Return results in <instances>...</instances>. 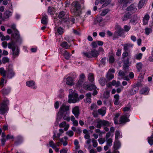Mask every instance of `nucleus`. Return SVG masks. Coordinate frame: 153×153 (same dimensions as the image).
<instances>
[{
  "instance_id": "nucleus-1",
  "label": "nucleus",
  "mask_w": 153,
  "mask_h": 153,
  "mask_svg": "<svg viewBox=\"0 0 153 153\" xmlns=\"http://www.w3.org/2000/svg\"><path fill=\"white\" fill-rule=\"evenodd\" d=\"M0 74L4 77H7L9 79H12L15 75V73L13 70V65L9 64L6 67V70L3 67L0 68Z\"/></svg>"
},
{
  "instance_id": "nucleus-2",
  "label": "nucleus",
  "mask_w": 153,
  "mask_h": 153,
  "mask_svg": "<svg viewBox=\"0 0 153 153\" xmlns=\"http://www.w3.org/2000/svg\"><path fill=\"white\" fill-rule=\"evenodd\" d=\"M71 11L74 15L80 16L82 13L81 5L77 1L73 2L71 4Z\"/></svg>"
},
{
  "instance_id": "nucleus-3",
  "label": "nucleus",
  "mask_w": 153,
  "mask_h": 153,
  "mask_svg": "<svg viewBox=\"0 0 153 153\" xmlns=\"http://www.w3.org/2000/svg\"><path fill=\"white\" fill-rule=\"evenodd\" d=\"M9 100L7 99L4 100L0 104V113L1 114L4 115L7 113L9 110L8 106L9 105Z\"/></svg>"
},
{
  "instance_id": "nucleus-4",
  "label": "nucleus",
  "mask_w": 153,
  "mask_h": 153,
  "mask_svg": "<svg viewBox=\"0 0 153 153\" xmlns=\"http://www.w3.org/2000/svg\"><path fill=\"white\" fill-rule=\"evenodd\" d=\"M8 47L9 49H11L12 54L13 56H18L19 54V48L16 44L15 42L12 41L8 44Z\"/></svg>"
},
{
  "instance_id": "nucleus-5",
  "label": "nucleus",
  "mask_w": 153,
  "mask_h": 153,
  "mask_svg": "<svg viewBox=\"0 0 153 153\" xmlns=\"http://www.w3.org/2000/svg\"><path fill=\"white\" fill-rule=\"evenodd\" d=\"M82 54L84 56L89 58L97 57L99 54L98 51L94 49L89 52H83Z\"/></svg>"
},
{
  "instance_id": "nucleus-6",
  "label": "nucleus",
  "mask_w": 153,
  "mask_h": 153,
  "mask_svg": "<svg viewBox=\"0 0 153 153\" xmlns=\"http://www.w3.org/2000/svg\"><path fill=\"white\" fill-rule=\"evenodd\" d=\"M111 123L108 121L105 120H97V124L96 127L98 128H100L102 126H110Z\"/></svg>"
},
{
  "instance_id": "nucleus-7",
  "label": "nucleus",
  "mask_w": 153,
  "mask_h": 153,
  "mask_svg": "<svg viewBox=\"0 0 153 153\" xmlns=\"http://www.w3.org/2000/svg\"><path fill=\"white\" fill-rule=\"evenodd\" d=\"M58 17L60 19L62 22H66L68 21L69 17L68 13L62 11L60 12L58 15Z\"/></svg>"
},
{
  "instance_id": "nucleus-8",
  "label": "nucleus",
  "mask_w": 153,
  "mask_h": 153,
  "mask_svg": "<svg viewBox=\"0 0 153 153\" xmlns=\"http://www.w3.org/2000/svg\"><path fill=\"white\" fill-rule=\"evenodd\" d=\"M130 115L128 114H125L121 116L120 117L119 120V124H125L127 122L130 121L128 119Z\"/></svg>"
},
{
  "instance_id": "nucleus-9",
  "label": "nucleus",
  "mask_w": 153,
  "mask_h": 153,
  "mask_svg": "<svg viewBox=\"0 0 153 153\" xmlns=\"http://www.w3.org/2000/svg\"><path fill=\"white\" fill-rule=\"evenodd\" d=\"M116 31L114 32V35L119 36H121L124 34L123 29L120 26L117 25L115 26Z\"/></svg>"
},
{
  "instance_id": "nucleus-10",
  "label": "nucleus",
  "mask_w": 153,
  "mask_h": 153,
  "mask_svg": "<svg viewBox=\"0 0 153 153\" xmlns=\"http://www.w3.org/2000/svg\"><path fill=\"white\" fill-rule=\"evenodd\" d=\"M11 37L12 39L15 40L16 42H21L22 38L20 37L19 32L18 30H16L12 33Z\"/></svg>"
},
{
  "instance_id": "nucleus-11",
  "label": "nucleus",
  "mask_w": 153,
  "mask_h": 153,
  "mask_svg": "<svg viewBox=\"0 0 153 153\" xmlns=\"http://www.w3.org/2000/svg\"><path fill=\"white\" fill-rule=\"evenodd\" d=\"M123 47V50L124 51H127L130 52L131 49L133 48L134 45L131 43H125L122 45Z\"/></svg>"
},
{
  "instance_id": "nucleus-12",
  "label": "nucleus",
  "mask_w": 153,
  "mask_h": 153,
  "mask_svg": "<svg viewBox=\"0 0 153 153\" xmlns=\"http://www.w3.org/2000/svg\"><path fill=\"white\" fill-rule=\"evenodd\" d=\"M69 106L62 104L60 107L59 113L60 114H64L65 112H69Z\"/></svg>"
},
{
  "instance_id": "nucleus-13",
  "label": "nucleus",
  "mask_w": 153,
  "mask_h": 153,
  "mask_svg": "<svg viewBox=\"0 0 153 153\" xmlns=\"http://www.w3.org/2000/svg\"><path fill=\"white\" fill-rule=\"evenodd\" d=\"M126 10L129 13H133L137 11V8L136 5L132 4L127 8Z\"/></svg>"
},
{
  "instance_id": "nucleus-14",
  "label": "nucleus",
  "mask_w": 153,
  "mask_h": 153,
  "mask_svg": "<svg viewBox=\"0 0 153 153\" xmlns=\"http://www.w3.org/2000/svg\"><path fill=\"white\" fill-rule=\"evenodd\" d=\"M72 113L74 115L75 117L78 118L79 114V107L77 106L74 107L72 109Z\"/></svg>"
},
{
  "instance_id": "nucleus-15",
  "label": "nucleus",
  "mask_w": 153,
  "mask_h": 153,
  "mask_svg": "<svg viewBox=\"0 0 153 153\" xmlns=\"http://www.w3.org/2000/svg\"><path fill=\"white\" fill-rule=\"evenodd\" d=\"M84 88L86 90L91 91L93 90H96V87L94 85L89 84L87 85H85Z\"/></svg>"
},
{
  "instance_id": "nucleus-16",
  "label": "nucleus",
  "mask_w": 153,
  "mask_h": 153,
  "mask_svg": "<svg viewBox=\"0 0 153 153\" xmlns=\"http://www.w3.org/2000/svg\"><path fill=\"white\" fill-rule=\"evenodd\" d=\"M11 88L10 87H7L2 89L1 92L4 95H7L10 92Z\"/></svg>"
},
{
  "instance_id": "nucleus-17",
  "label": "nucleus",
  "mask_w": 153,
  "mask_h": 153,
  "mask_svg": "<svg viewBox=\"0 0 153 153\" xmlns=\"http://www.w3.org/2000/svg\"><path fill=\"white\" fill-rule=\"evenodd\" d=\"M60 114L62 115V117L64 120H66L68 122L70 121V118L69 117V112H65L64 114Z\"/></svg>"
},
{
  "instance_id": "nucleus-18",
  "label": "nucleus",
  "mask_w": 153,
  "mask_h": 153,
  "mask_svg": "<svg viewBox=\"0 0 153 153\" xmlns=\"http://www.w3.org/2000/svg\"><path fill=\"white\" fill-rule=\"evenodd\" d=\"M64 32V30L61 27H58L56 30L55 34L56 35H62Z\"/></svg>"
},
{
  "instance_id": "nucleus-19",
  "label": "nucleus",
  "mask_w": 153,
  "mask_h": 153,
  "mask_svg": "<svg viewBox=\"0 0 153 153\" xmlns=\"http://www.w3.org/2000/svg\"><path fill=\"white\" fill-rule=\"evenodd\" d=\"M68 97V102L69 103H75L78 100L77 99L73 97L71 94H69Z\"/></svg>"
},
{
  "instance_id": "nucleus-20",
  "label": "nucleus",
  "mask_w": 153,
  "mask_h": 153,
  "mask_svg": "<svg viewBox=\"0 0 153 153\" xmlns=\"http://www.w3.org/2000/svg\"><path fill=\"white\" fill-rule=\"evenodd\" d=\"M66 84L69 85H73V79L71 77H68L66 80Z\"/></svg>"
},
{
  "instance_id": "nucleus-21",
  "label": "nucleus",
  "mask_w": 153,
  "mask_h": 153,
  "mask_svg": "<svg viewBox=\"0 0 153 153\" xmlns=\"http://www.w3.org/2000/svg\"><path fill=\"white\" fill-rule=\"evenodd\" d=\"M131 16V14L130 13L128 12L125 13L123 16L122 17V19L123 21H125L130 18Z\"/></svg>"
},
{
  "instance_id": "nucleus-22",
  "label": "nucleus",
  "mask_w": 153,
  "mask_h": 153,
  "mask_svg": "<svg viewBox=\"0 0 153 153\" xmlns=\"http://www.w3.org/2000/svg\"><path fill=\"white\" fill-rule=\"evenodd\" d=\"M41 22L42 24L45 25H47L48 22V17L47 15H45L43 16L41 20Z\"/></svg>"
},
{
  "instance_id": "nucleus-23",
  "label": "nucleus",
  "mask_w": 153,
  "mask_h": 153,
  "mask_svg": "<svg viewBox=\"0 0 153 153\" xmlns=\"http://www.w3.org/2000/svg\"><path fill=\"white\" fill-rule=\"evenodd\" d=\"M26 85L28 87H30L33 89H36V88L35 86V83L33 81H27L26 83Z\"/></svg>"
},
{
  "instance_id": "nucleus-24",
  "label": "nucleus",
  "mask_w": 153,
  "mask_h": 153,
  "mask_svg": "<svg viewBox=\"0 0 153 153\" xmlns=\"http://www.w3.org/2000/svg\"><path fill=\"white\" fill-rule=\"evenodd\" d=\"M149 91V89L147 87H146L143 88L140 91V92L141 94L146 95L148 94Z\"/></svg>"
},
{
  "instance_id": "nucleus-25",
  "label": "nucleus",
  "mask_w": 153,
  "mask_h": 153,
  "mask_svg": "<svg viewBox=\"0 0 153 153\" xmlns=\"http://www.w3.org/2000/svg\"><path fill=\"white\" fill-rule=\"evenodd\" d=\"M114 104L115 105H118L120 103L119 101V95L118 94H115L114 96Z\"/></svg>"
},
{
  "instance_id": "nucleus-26",
  "label": "nucleus",
  "mask_w": 153,
  "mask_h": 153,
  "mask_svg": "<svg viewBox=\"0 0 153 153\" xmlns=\"http://www.w3.org/2000/svg\"><path fill=\"white\" fill-rule=\"evenodd\" d=\"M121 144L119 141L116 140L115 141L114 146V149H118L120 147Z\"/></svg>"
},
{
  "instance_id": "nucleus-27",
  "label": "nucleus",
  "mask_w": 153,
  "mask_h": 153,
  "mask_svg": "<svg viewBox=\"0 0 153 153\" xmlns=\"http://www.w3.org/2000/svg\"><path fill=\"white\" fill-rule=\"evenodd\" d=\"M99 82L100 84L102 86H104L106 82V79L104 77L100 78L99 80Z\"/></svg>"
},
{
  "instance_id": "nucleus-28",
  "label": "nucleus",
  "mask_w": 153,
  "mask_h": 153,
  "mask_svg": "<svg viewBox=\"0 0 153 153\" xmlns=\"http://www.w3.org/2000/svg\"><path fill=\"white\" fill-rule=\"evenodd\" d=\"M98 112L102 116H103L106 112V108L105 107H103L99 109L98 110Z\"/></svg>"
},
{
  "instance_id": "nucleus-29",
  "label": "nucleus",
  "mask_w": 153,
  "mask_h": 153,
  "mask_svg": "<svg viewBox=\"0 0 153 153\" xmlns=\"http://www.w3.org/2000/svg\"><path fill=\"white\" fill-rule=\"evenodd\" d=\"M138 89H136L134 88H132L129 90L128 92V95L129 96H131L133 95L136 93L137 92V91Z\"/></svg>"
},
{
  "instance_id": "nucleus-30",
  "label": "nucleus",
  "mask_w": 153,
  "mask_h": 153,
  "mask_svg": "<svg viewBox=\"0 0 153 153\" xmlns=\"http://www.w3.org/2000/svg\"><path fill=\"white\" fill-rule=\"evenodd\" d=\"M150 18L148 14L144 16L143 19V24L144 25L147 24Z\"/></svg>"
},
{
  "instance_id": "nucleus-31",
  "label": "nucleus",
  "mask_w": 153,
  "mask_h": 153,
  "mask_svg": "<svg viewBox=\"0 0 153 153\" xmlns=\"http://www.w3.org/2000/svg\"><path fill=\"white\" fill-rule=\"evenodd\" d=\"M106 78L108 81H110L114 77V75L112 73L108 72L106 75Z\"/></svg>"
},
{
  "instance_id": "nucleus-32",
  "label": "nucleus",
  "mask_w": 153,
  "mask_h": 153,
  "mask_svg": "<svg viewBox=\"0 0 153 153\" xmlns=\"http://www.w3.org/2000/svg\"><path fill=\"white\" fill-rule=\"evenodd\" d=\"M86 100L87 102L88 103L91 102V94L90 93H87L86 94Z\"/></svg>"
},
{
  "instance_id": "nucleus-33",
  "label": "nucleus",
  "mask_w": 153,
  "mask_h": 153,
  "mask_svg": "<svg viewBox=\"0 0 153 153\" xmlns=\"http://www.w3.org/2000/svg\"><path fill=\"white\" fill-rule=\"evenodd\" d=\"M12 13L9 10H6L4 14V16L6 18H8L12 15Z\"/></svg>"
},
{
  "instance_id": "nucleus-34",
  "label": "nucleus",
  "mask_w": 153,
  "mask_h": 153,
  "mask_svg": "<svg viewBox=\"0 0 153 153\" xmlns=\"http://www.w3.org/2000/svg\"><path fill=\"white\" fill-rule=\"evenodd\" d=\"M146 0H140L138 3V7L139 9H140L143 7L145 3Z\"/></svg>"
},
{
  "instance_id": "nucleus-35",
  "label": "nucleus",
  "mask_w": 153,
  "mask_h": 153,
  "mask_svg": "<svg viewBox=\"0 0 153 153\" xmlns=\"http://www.w3.org/2000/svg\"><path fill=\"white\" fill-rule=\"evenodd\" d=\"M62 134L59 133L57 134V136L54 132H53V136L52 137L53 140H57L58 139H59V137Z\"/></svg>"
},
{
  "instance_id": "nucleus-36",
  "label": "nucleus",
  "mask_w": 153,
  "mask_h": 153,
  "mask_svg": "<svg viewBox=\"0 0 153 153\" xmlns=\"http://www.w3.org/2000/svg\"><path fill=\"white\" fill-rule=\"evenodd\" d=\"M89 81L91 82H93L94 80V74L92 73H90L88 76Z\"/></svg>"
},
{
  "instance_id": "nucleus-37",
  "label": "nucleus",
  "mask_w": 153,
  "mask_h": 153,
  "mask_svg": "<svg viewBox=\"0 0 153 153\" xmlns=\"http://www.w3.org/2000/svg\"><path fill=\"white\" fill-rule=\"evenodd\" d=\"M63 55L65 58L66 59H69L71 56V54L66 50L64 51Z\"/></svg>"
},
{
  "instance_id": "nucleus-38",
  "label": "nucleus",
  "mask_w": 153,
  "mask_h": 153,
  "mask_svg": "<svg viewBox=\"0 0 153 153\" xmlns=\"http://www.w3.org/2000/svg\"><path fill=\"white\" fill-rule=\"evenodd\" d=\"M111 82L112 85L115 86L116 87H117L120 85V83L119 81L116 82V80H113Z\"/></svg>"
},
{
  "instance_id": "nucleus-39",
  "label": "nucleus",
  "mask_w": 153,
  "mask_h": 153,
  "mask_svg": "<svg viewBox=\"0 0 153 153\" xmlns=\"http://www.w3.org/2000/svg\"><path fill=\"white\" fill-rule=\"evenodd\" d=\"M143 64L141 62H139L136 64V68L138 72H140L143 67Z\"/></svg>"
},
{
  "instance_id": "nucleus-40",
  "label": "nucleus",
  "mask_w": 153,
  "mask_h": 153,
  "mask_svg": "<svg viewBox=\"0 0 153 153\" xmlns=\"http://www.w3.org/2000/svg\"><path fill=\"white\" fill-rule=\"evenodd\" d=\"M130 55V52L127 51H125L122 54L123 58V59L127 56H129Z\"/></svg>"
},
{
  "instance_id": "nucleus-41",
  "label": "nucleus",
  "mask_w": 153,
  "mask_h": 153,
  "mask_svg": "<svg viewBox=\"0 0 153 153\" xmlns=\"http://www.w3.org/2000/svg\"><path fill=\"white\" fill-rule=\"evenodd\" d=\"M61 45L63 48L65 49H68L70 47V46L66 42H63L61 44Z\"/></svg>"
},
{
  "instance_id": "nucleus-42",
  "label": "nucleus",
  "mask_w": 153,
  "mask_h": 153,
  "mask_svg": "<svg viewBox=\"0 0 153 153\" xmlns=\"http://www.w3.org/2000/svg\"><path fill=\"white\" fill-rule=\"evenodd\" d=\"M9 59L7 57H4L2 59V62L4 64L9 62Z\"/></svg>"
},
{
  "instance_id": "nucleus-43",
  "label": "nucleus",
  "mask_w": 153,
  "mask_h": 153,
  "mask_svg": "<svg viewBox=\"0 0 153 153\" xmlns=\"http://www.w3.org/2000/svg\"><path fill=\"white\" fill-rule=\"evenodd\" d=\"M110 96V91H105L103 94V97L106 99H108Z\"/></svg>"
},
{
  "instance_id": "nucleus-44",
  "label": "nucleus",
  "mask_w": 153,
  "mask_h": 153,
  "mask_svg": "<svg viewBox=\"0 0 153 153\" xmlns=\"http://www.w3.org/2000/svg\"><path fill=\"white\" fill-rule=\"evenodd\" d=\"M134 18L130 20V22L133 24L137 23V16L135 15L133 16Z\"/></svg>"
},
{
  "instance_id": "nucleus-45",
  "label": "nucleus",
  "mask_w": 153,
  "mask_h": 153,
  "mask_svg": "<svg viewBox=\"0 0 153 153\" xmlns=\"http://www.w3.org/2000/svg\"><path fill=\"white\" fill-rule=\"evenodd\" d=\"M105 61H106V58L105 57L103 58H102L99 64V66H103L104 65L105 63Z\"/></svg>"
},
{
  "instance_id": "nucleus-46",
  "label": "nucleus",
  "mask_w": 153,
  "mask_h": 153,
  "mask_svg": "<svg viewBox=\"0 0 153 153\" xmlns=\"http://www.w3.org/2000/svg\"><path fill=\"white\" fill-rule=\"evenodd\" d=\"M49 145L53 149H54L56 147V145L55 144L53 141L51 140L49 142Z\"/></svg>"
},
{
  "instance_id": "nucleus-47",
  "label": "nucleus",
  "mask_w": 153,
  "mask_h": 153,
  "mask_svg": "<svg viewBox=\"0 0 153 153\" xmlns=\"http://www.w3.org/2000/svg\"><path fill=\"white\" fill-rule=\"evenodd\" d=\"M106 140L107 142V145H108L109 146H111L112 145V138H109L106 139Z\"/></svg>"
},
{
  "instance_id": "nucleus-48",
  "label": "nucleus",
  "mask_w": 153,
  "mask_h": 153,
  "mask_svg": "<svg viewBox=\"0 0 153 153\" xmlns=\"http://www.w3.org/2000/svg\"><path fill=\"white\" fill-rule=\"evenodd\" d=\"M126 72H123L121 71H120L119 72V75L121 77L124 78L126 76Z\"/></svg>"
},
{
  "instance_id": "nucleus-49",
  "label": "nucleus",
  "mask_w": 153,
  "mask_h": 153,
  "mask_svg": "<svg viewBox=\"0 0 153 153\" xmlns=\"http://www.w3.org/2000/svg\"><path fill=\"white\" fill-rule=\"evenodd\" d=\"M123 28L124 31L127 32L128 31H129V30L130 29L131 26H130L128 25H125L124 26Z\"/></svg>"
},
{
  "instance_id": "nucleus-50",
  "label": "nucleus",
  "mask_w": 153,
  "mask_h": 153,
  "mask_svg": "<svg viewBox=\"0 0 153 153\" xmlns=\"http://www.w3.org/2000/svg\"><path fill=\"white\" fill-rule=\"evenodd\" d=\"M132 0H119L118 2L120 4H126L129 3L130 1H131Z\"/></svg>"
},
{
  "instance_id": "nucleus-51",
  "label": "nucleus",
  "mask_w": 153,
  "mask_h": 153,
  "mask_svg": "<svg viewBox=\"0 0 153 153\" xmlns=\"http://www.w3.org/2000/svg\"><path fill=\"white\" fill-rule=\"evenodd\" d=\"M145 33L147 35H149V34L152 32V29L151 28H146L145 29Z\"/></svg>"
},
{
  "instance_id": "nucleus-52",
  "label": "nucleus",
  "mask_w": 153,
  "mask_h": 153,
  "mask_svg": "<svg viewBox=\"0 0 153 153\" xmlns=\"http://www.w3.org/2000/svg\"><path fill=\"white\" fill-rule=\"evenodd\" d=\"M115 137L116 139H117L118 138H121L122 136H120V133L119 131H116L115 133Z\"/></svg>"
},
{
  "instance_id": "nucleus-53",
  "label": "nucleus",
  "mask_w": 153,
  "mask_h": 153,
  "mask_svg": "<svg viewBox=\"0 0 153 153\" xmlns=\"http://www.w3.org/2000/svg\"><path fill=\"white\" fill-rule=\"evenodd\" d=\"M109 11L108 9H106L103 10L101 12L100 15L102 16H104Z\"/></svg>"
},
{
  "instance_id": "nucleus-54",
  "label": "nucleus",
  "mask_w": 153,
  "mask_h": 153,
  "mask_svg": "<svg viewBox=\"0 0 153 153\" xmlns=\"http://www.w3.org/2000/svg\"><path fill=\"white\" fill-rule=\"evenodd\" d=\"M114 56L112 55H111L109 58V61L110 63H113L114 62Z\"/></svg>"
},
{
  "instance_id": "nucleus-55",
  "label": "nucleus",
  "mask_w": 153,
  "mask_h": 153,
  "mask_svg": "<svg viewBox=\"0 0 153 153\" xmlns=\"http://www.w3.org/2000/svg\"><path fill=\"white\" fill-rule=\"evenodd\" d=\"M142 53H140L139 54L136 55L135 56V58L137 59L140 60L142 58Z\"/></svg>"
},
{
  "instance_id": "nucleus-56",
  "label": "nucleus",
  "mask_w": 153,
  "mask_h": 153,
  "mask_svg": "<svg viewBox=\"0 0 153 153\" xmlns=\"http://www.w3.org/2000/svg\"><path fill=\"white\" fill-rule=\"evenodd\" d=\"M84 82V80L79 79L77 83V85L78 86H81L83 84Z\"/></svg>"
},
{
  "instance_id": "nucleus-57",
  "label": "nucleus",
  "mask_w": 153,
  "mask_h": 153,
  "mask_svg": "<svg viewBox=\"0 0 153 153\" xmlns=\"http://www.w3.org/2000/svg\"><path fill=\"white\" fill-rule=\"evenodd\" d=\"M53 7H52L51 6L48 7V13H49L50 14H52V12L53 11Z\"/></svg>"
},
{
  "instance_id": "nucleus-58",
  "label": "nucleus",
  "mask_w": 153,
  "mask_h": 153,
  "mask_svg": "<svg viewBox=\"0 0 153 153\" xmlns=\"http://www.w3.org/2000/svg\"><path fill=\"white\" fill-rule=\"evenodd\" d=\"M66 134L70 137L73 136L74 134V132L72 131H69L66 132Z\"/></svg>"
},
{
  "instance_id": "nucleus-59",
  "label": "nucleus",
  "mask_w": 153,
  "mask_h": 153,
  "mask_svg": "<svg viewBox=\"0 0 153 153\" xmlns=\"http://www.w3.org/2000/svg\"><path fill=\"white\" fill-rule=\"evenodd\" d=\"M7 78V77H4L3 76L1 78V81L0 82V85H2V86H4V82L5 79Z\"/></svg>"
},
{
  "instance_id": "nucleus-60",
  "label": "nucleus",
  "mask_w": 153,
  "mask_h": 153,
  "mask_svg": "<svg viewBox=\"0 0 153 153\" xmlns=\"http://www.w3.org/2000/svg\"><path fill=\"white\" fill-rule=\"evenodd\" d=\"M93 146L94 147H96L97 146L98 143L97 140L93 139L92 140Z\"/></svg>"
},
{
  "instance_id": "nucleus-61",
  "label": "nucleus",
  "mask_w": 153,
  "mask_h": 153,
  "mask_svg": "<svg viewBox=\"0 0 153 153\" xmlns=\"http://www.w3.org/2000/svg\"><path fill=\"white\" fill-rule=\"evenodd\" d=\"M97 41L96 42H93L91 43V45L93 48H96L97 47Z\"/></svg>"
},
{
  "instance_id": "nucleus-62",
  "label": "nucleus",
  "mask_w": 153,
  "mask_h": 153,
  "mask_svg": "<svg viewBox=\"0 0 153 153\" xmlns=\"http://www.w3.org/2000/svg\"><path fill=\"white\" fill-rule=\"evenodd\" d=\"M67 124L66 122H63L59 124V126L60 128H62L65 126Z\"/></svg>"
},
{
  "instance_id": "nucleus-63",
  "label": "nucleus",
  "mask_w": 153,
  "mask_h": 153,
  "mask_svg": "<svg viewBox=\"0 0 153 153\" xmlns=\"http://www.w3.org/2000/svg\"><path fill=\"white\" fill-rule=\"evenodd\" d=\"M85 78V76L84 74L83 73H82L79 76V79L84 80V79Z\"/></svg>"
},
{
  "instance_id": "nucleus-64",
  "label": "nucleus",
  "mask_w": 153,
  "mask_h": 153,
  "mask_svg": "<svg viewBox=\"0 0 153 153\" xmlns=\"http://www.w3.org/2000/svg\"><path fill=\"white\" fill-rule=\"evenodd\" d=\"M123 111H130V107H125L123 108Z\"/></svg>"
}]
</instances>
